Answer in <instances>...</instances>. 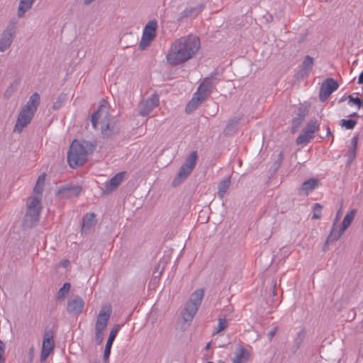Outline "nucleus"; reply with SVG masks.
<instances>
[{"instance_id": "1", "label": "nucleus", "mask_w": 363, "mask_h": 363, "mask_svg": "<svg viewBox=\"0 0 363 363\" xmlns=\"http://www.w3.org/2000/svg\"><path fill=\"white\" fill-rule=\"evenodd\" d=\"M200 48L198 37L189 35L176 40L166 55L167 62L171 65H179L191 59Z\"/></svg>"}, {"instance_id": "2", "label": "nucleus", "mask_w": 363, "mask_h": 363, "mask_svg": "<svg viewBox=\"0 0 363 363\" xmlns=\"http://www.w3.org/2000/svg\"><path fill=\"white\" fill-rule=\"evenodd\" d=\"M96 147V141L74 140L67 153V162L72 168L82 166L87 160L89 155L94 152Z\"/></svg>"}, {"instance_id": "3", "label": "nucleus", "mask_w": 363, "mask_h": 363, "mask_svg": "<svg viewBox=\"0 0 363 363\" xmlns=\"http://www.w3.org/2000/svg\"><path fill=\"white\" fill-rule=\"evenodd\" d=\"M104 106L101 105L91 114L90 121L93 128L96 129L99 119L105 113V116L101 121V132L104 138H111L119 134L120 126L118 122L108 114Z\"/></svg>"}, {"instance_id": "4", "label": "nucleus", "mask_w": 363, "mask_h": 363, "mask_svg": "<svg viewBox=\"0 0 363 363\" xmlns=\"http://www.w3.org/2000/svg\"><path fill=\"white\" fill-rule=\"evenodd\" d=\"M42 202L38 197L29 196L26 200V211L23 224L26 228H32L39 222L42 211Z\"/></svg>"}, {"instance_id": "5", "label": "nucleus", "mask_w": 363, "mask_h": 363, "mask_svg": "<svg viewBox=\"0 0 363 363\" xmlns=\"http://www.w3.org/2000/svg\"><path fill=\"white\" fill-rule=\"evenodd\" d=\"M204 295V290L199 289L193 292L189 300L185 305L184 308L182 311V320L184 323L189 325L194 317L196 314L199 306L201 304Z\"/></svg>"}, {"instance_id": "6", "label": "nucleus", "mask_w": 363, "mask_h": 363, "mask_svg": "<svg viewBox=\"0 0 363 363\" xmlns=\"http://www.w3.org/2000/svg\"><path fill=\"white\" fill-rule=\"evenodd\" d=\"M198 159V155L196 151H193L186 159L184 163L179 168V172L177 177L172 182L173 186H179L186 177L190 174L193 169L194 168L196 160Z\"/></svg>"}, {"instance_id": "7", "label": "nucleus", "mask_w": 363, "mask_h": 363, "mask_svg": "<svg viewBox=\"0 0 363 363\" xmlns=\"http://www.w3.org/2000/svg\"><path fill=\"white\" fill-rule=\"evenodd\" d=\"M356 213L357 211L355 209H352L348 213L346 214L343 219L342 226L337 230V233H334V229H331L330 233L329 235L327 237L326 240L325 242L323 250L325 251L327 250V247L330 243L336 242L341 238V236L345 233V230L352 223L356 215Z\"/></svg>"}, {"instance_id": "8", "label": "nucleus", "mask_w": 363, "mask_h": 363, "mask_svg": "<svg viewBox=\"0 0 363 363\" xmlns=\"http://www.w3.org/2000/svg\"><path fill=\"white\" fill-rule=\"evenodd\" d=\"M157 22L156 20L149 21L144 28L139 47L140 50L147 48L156 36Z\"/></svg>"}, {"instance_id": "9", "label": "nucleus", "mask_w": 363, "mask_h": 363, "mask_svg": "<svg viewBox=\"0 0 363 363\" xmlns=\"http://www.w3.org/2000/svg\"><path fill=\"white\" fill-rule=\"evenodd\" d=\"M318 128L319 123L318 121L316 120L311 121L296 138V144L302 145L308 143L310 140L313 138L314 133Z\"/></svg>"}, {"instance_id": "10", "label": "nucleus", "mask_w": 363, "mask_h": 363, "mask_svg": "<svg viewBox=\"0 0 363 363\" xmlns=\"http://www.w3.org/2000/svg\"><path fill=\"white\" fill-rule=\"evenodd\" d=\"M55 342L53 333L51 330H45L43 335V340L40 352V361L44 362L48 356L53 352Z\"/></svg>"}, {"instance_id": "11", "label": "nucleus", "mask_w": 363, "mask_h": 363, "mask_svg": "<svg viewBox=\"0 0 363 363\" xmlns=\"http://www.w3.org/2000/svg\"><path fill=\"white\" fill-rule=\"evenodd\" d=\"M159 105V96L155 93L147 99L142 100L138 104L139 114L142 116H148Z\"/></svg>"}, {"instance_id": "12", "label": "nucleus", "mask_w": 363, "mask_h": 363, "mask_svg": "<svg viewBox=\"0 0 363 363\" xmlns=\"http://www.w3.org/2000/svg\"><path fill=\"white\" fill-rule=\"evenodd\" d=\"M35 113L22 107L16 120L13 131L21 133L32 121Z\"/></svg>"}, {"instance_id": "13", "label": "nucleus", "mask_w": 363, "mask_h": 363, "mask_svg": "<svg viewBox=\"0 0 363 363\" xmlns=\"http://www.w3.org/2000/svg\"><path fill=\"white\" fill-rule=\"evenodd\" d=\"M339 84L336 80L333 78L326 79L321 84L319 91V99L321 101H325L330 95L337 90Z\"/></svg>"}, {"instance_id": "14", "label": "nucleus", "mask_w": 363, "mask_h": 363, "mask_svg": "<svg viewBox=\"0 0 363 363\" xmlns=\"http://www.w3.org/2000/svg\"><path fill=\"white\" fill-rule=\"evenodd\" d=\"M216 75V73H212L211 77H206L203 82L199 85L196 91L198 95H200L206 99L211 93L213 88L216 86V82L212 79V77Z\"/></svg>"}, {"instance_id": "15", "label": "nucleus", "mask_w": 363, "mask_h": 363, "mask_svg": "<svg viewBox=\"0 0 363 363\" xmlns=\"http://www.w3.org/2000/svg\"><path fill=\"white\" fill-rule=\"evenodd\" d=\"M125 172H118L114 175L109 181L105 183L104 187L102 189L103 194H109L115 191L124 179Z\"/></svg>"}, {"instance_id": "16", "label": "nucleus", "mask_w": 363, "mask_h": 363, "mask_svg": "<svg viewBox=\"0 0 363 363\" xmlns=\"http://www.w3.org/2000/svg\"><path fill=\"white\" fill-rule=\"evenodd\" d=\"M14 28L13 27H8L3 31L0 38V52H5L10 48L14 38Z\"/></svg>"}, {"instance_id": "17", "label": "nucleus", "mask_w": 363, "mask_h": 363, "mask_svg": "<svg viewBox=\"0 0 363 363\" xmlns=\"http://www.w3.org/2000/svg\"><path fill=\"white\" fill-rule=\"evenodd\" d=\"M111 314L110 308L105 309L102 308L97 317L95 323V330L104 331L108 325V320Z\"/></svg>"}, {"instance_id": "18", "label": "nucleus", "mask_w": 363, "mask_h": 363, "mask_svg": "<svg viewBox=\"0 0 363 363\" xmlns=\"http://www.w3.org/2000/svg\"><path fill=\"white\" fill-rule=\"evenodd\" d=\"M119 328H120V325H116L111 329V330L110 332L108 340L106 344L104 357H103V360H104V363H108L111 347H112L113 342L118 334Z\"/></svg>"}, {"instance_id": "19", "label": "nucleus", "mask_w": 363, "mask_h": 363, "mask_svg": "<svg viewBox=\"0 0 363 363\" xmlns=\"http://www.w3.org/2000/svg\"><path fill=\"white\" fill-rule=\"evenodd\" d=\"M84 302L79 296H76L72 299H69L67 303V310L70 314L78 315L84 308Z\"/></svg>"}, {"instance_id": "20", "label": "nucleus", "mask_w": 363, "mask_h": 363, "mask_svg": "<svg viewBox=\"0 0 363 363\" xmlns=\"http://www.w3.org/2000/svg\"><path fill=\"white\" fill-rule=\"evenodd\" d=\"M319 179L311 178L305 181L298 189V194H304L308 196L309 193L313 191L319 184Z\"/></svg>"}, {"instance_id": "21", "label": "nucleus", "mask_w": 363, "mask_h": 363, "mask_svg": "<svg viewBox=\"0 0 363 363\" xmlns=\"http://www.w3.org/2000/svg\"><path fill=\"white\" fill-rule=\"evenodd\" d=\"M40 103V94L37 92L33 93L29 98L26 104L23 106L33 113H35Z\"/></svg>"}, {"instance_id": "22", "label": "nucleus", "mask_w": 363, "mask_h": 363, "mask_svg": "<svg viewBox=\"0 0 363 363\" xmlns=\"http://www.w3.org/2000/svg\"><path fill=\"white\" fill-rule=\"evenodd\" d=\"M81 191L82 188L79 186H64L60 189L59 193L63 196L72 197L78 196Z\"/></svg>"}, {"instance_id": "23", "label": "nucleus", "mask_w": 363, "mask_h": 363, "mask_svg": "<svg viewBox=\"0 0 363 363\" xmlns=\"http://www.w3.org/2000/svg\"><path fill=\"white\" fill-rule=\"evenodd\" d=\"M95 214L94 213L86 214L82 219V231L86 233L96 224Z\"/></svg>"}, {"instance_id": "24", "label": "nucleus", "mask_w": 363, "mask_h": 363, "mask_svg": "<svg viewBox=\"0 0 363 363\" xmlns=\"http://www.w3.org/2000/svg\"><path fill=\"white\" fill-rule=\"evenodd\" d=\"M239 121V118L235 117L230 119L223 130L224 135L225 136H230L235 134L238 130Z\"/></svg>"}, {"instance_id": "25", "label": "nucleus", "mask_w": 363, "mask_h": 363, "mask_svg": "<svg viewBox=\"0 0 363 363\" xmlns=\"http://www.w3.org/2000/svg\"><path fill=\"white\" fill-rule=\"evenodd\" d=\"M205 100L204 97L198 95L196 92L191 101L186 107V112L189 113L197 108V107Z\"/></svg>"}, {"instance_id": "26", "label": "nucleus", "mask_w": 363, "mask_h": 363, "mask_svg": "<svg viewBox=\"0 0 363 363\" xmlns=\"http://www.w3.org/2000/svg\"><path fill=\"white\" fill-rule=\"evenodd\" d=\"M306 332L303 328L301 329L296 335V337L294 338L293 345L291 347V350L293 353H296L301 347V345L303 342V340L306 337Z\"/></svg>"}, {"instance_id": "27", "label": "nucleus", "mask_w": 363, "mask_h": 363, "mask_svg": "<svg viewBox=\"0 0 363 363\" xmlns=\"http://www.w3.org/2000/svg\"><path fill=\"white\" fill-rule=\"evenodd\" d=\"M35 0H20L17 15L19 18H23L33 6Z\"/></svg>"}, {"instance_id": "28", "label": "nucleus", "mask_w": 363, "mask_h": 363, "mask_svg": "<svg viewBox=\"0 0 363 363\" xmlns=\"http://www.w3.org/2000/svg\"><path fill=\"white\" fill-rule=\"evenodd\" d=\"M239 352L235 355V357L233 359V363H243L247 361L249 359V352L248 351L240 345L238 347Z\"/></svg>"}, {"instance_id": "29", "label": "nucleus", "mask_w": 363, "mask_h": 363, "mask_svg": "<svg viewBox=\"0 0 363 363\" xmlns=\"http://www.w3.org/2000/svg\"><path fill=\"white\" fill-rule=\"evenodd\" d=\"M358 143V135L354 136L352 138L351 146L347 152L348 162H352L356 157L357 146Z\"/></svg>"}, {"instance_id": "30", "label": "nucleus", "mask_w": 363, "mask_h": 363, "mask_svg": "<svg viewBox=\"0 0 363 363\" xmlns=\"http://www.w3.org/2000/svg\"><path fill=\"white\" fill-rule=\"evenodd\" d=\"M230 185V180L229 179H225L218 184V196L220 199H223V197L225 196V194L227 190L229 189Z\"/></svg>"}, {"instance_id": "31", "label": "nucleus", "mask_w": 363, "mask_h": 363, "mask_svg": "<svg viewBox=\"0 0 363 363\" xmlns=\"http://www.w3.org/2000/svg\"><path fill=\"white\" fill-rule=\"evenodd\" d=\"M303 120L304 115L302 113H298L297 116L293 118L291 128L292 133H295L296 131H297L298 128H299L300 125L302 123Z\"/></svg>"}, {"instance_id": "32", "label": "nucleus", "mask_w": 363, "mask_h": 363, "mask_svg": "<svg viewBox=\"0 0 363 363\" xmlns=\"http://www.w3.org/2000/svg\"><path fill=\"white\" fill-rule=\"evenodd\" d=\"M71 284L69 282H66L63 284V286L60 289L57 293V299L64 298L68 294L70 290Z\"/></svg>"}, {"instance_id": "33", "label": "nucleus", "mask_w": 363, "mask_h": 363, "mask_svg": "<svg viewBox=\"0 0 363 363\" xmlns=\"http://www.w3.org/2000/svg\"><path fill=\"white\" fill-rule=\"evenodd\" d=\"M313 65V58L310 57L309 55H307L305 57L302 65H301V69L305 71H310L312 69Z\"/></svg>"}, {"instance_id": "34", "label": "nucleus", "mask_w": 363, "mask_h": 363, "mask_svg": "<svg viewBox=\"0 0 363 363\" xmlns=\"http://www.w3.org/2000/svg\"><path fill=\"white\" fill-rule=\"evenodd\" d=\"M65 101H66V94H60L57 96V100L53 103L52 108L55 111L60 109Z\"/></svg>"}, {"instance_id": "35", "label": "nucleus", "mask_w": 363, "mask_h": 363, "mask_svg": "<svg viewBox=\"0 0 363 363\" xmlns=\"http://www.w3.org/2000/svg\"><path fill=\"white\" fill-rule=\"evenodd\" d=\"M44 184H35L32 194L30 196L38 197L40 201L42 199V194Z\"/></svg>"}, {"instance_id": "36", "label": "nucleus", "mask_w": 363, "mask_h": 363, "mask_svg": "<svg viewBox=\"0 0 363 363\" xmlns=\"http://www.w3.org/2000/svg\"><path fill=\"white\" fill-rule=\"evenodd\" d=\"M357 124V121L355 120L352 119H342L340 121V125L342 127H345V128L348 130H352L354 128L355 125Z\"/></svg>"}, {"instance_id": "37", "label": "nucleus", "mask_w": 363, "mask_h": 363, "mask_svg": "<svg viewBox=\"0 0 363 363\" xmlns=\"http://www.w3.org/2000/svg\"><path fill=\"white\" fill-rule=\"evenodd\" d=\"M322 206L318 203H314L313 206V215L312 216L313 219H320L321 217V211H322Z\"/></svg>"}, {"instance_id": "38", "label": "nucleus", "mask_w": 363, "mask_h": 363, "mask_svg": "<svg viewBox=\"0 0 363 363\" xmlns=\"http://www.w3.org/2000/svg\"><path fill=\"white\" fill-rule=\"evenodd\" d=\"M227 321L225 318H219L218 319V324L217 328H216L213 334H217L223 330H224L227 328Z\"/></svg>"}, {"instance_id": "39", "label": "nucleus", "mask_w": 363, "mask_h": 363, "mask_svg": "<svg viewBox=\"0 0 363 363\" xmlns=\"http://www.w3.org/2000/svg\"><path fill=\"white\" fill-rule=\"evenodd\" d=\"M17 89V83H12L6 90L4 93V96L6 98H9L11 94L16 90Z\"/></svg>"}, {"instance_id": "40", "label": "nucleus", "mask_w": 363, "mask_h": 363, "mask_svg": "<svg viewBox=\"0 0 363 363\" xmlns=\"http://www.w3.org/2000/svg\"><path fill=\"white\" fill-rule=\"evenodd\" d=\"M341 216H342V209L340 208L336 213V216L333 220V226L331 228V229H334V233H337V232L336 225H337V223L339 222L340 219L341 218Z\"/></svg>"}, {"instance_id": "41", "label": "nucleus", "mask_w": 363, "mask_h": 363, "mask_svg": "<svg viewBox=\"0 0 363 363\" xmlns=\"http://www.w3.org/2000/svg\"><path fill=\"white\" fill-rule=\"evenodd\" d=\"M95 340L98 345L101 344L104 340L103 331L95 330Z\"/></svg>"}, {"instance_id": "42", "label": "nucleus", "mask_w": 363, "mask_h": 363, "mask_svg": "<svg viewBox=\"0 0 363 363\" xmlns=\"http://www.w3.org/2000/svg\"><path fill=\"white\" fill-rule=\"evenodd\" d=\"M5 352V345L4 343L0 340V359H5L4 358V354Z\"/></svg>"}, {"instance_id": "43", "label": "nucleus", "mask_w": 363, "mask_h": 363, "mask_svg": "<svg viewBox=\"0 0 363 363\" xmlns=\"http://www.w3.org/2000/svg\"><path fill=\"white\" fill-rule=\"evenodd\" d=\"M277 332V328H274L269 333L268 337L271 340Z\"/></svg>"}, {"instance_id": "44", "label": "nucleus", "mask_w": 363, "mask_h": 363, "mask_svg": "<svg viewBox=\"0 0 363 363\" xmlns=\"http://www.w3.org/2000/svg\"><path fill=\"white\" fill-rule=\"evenodd\" d=\"M195 11V9L194 8H191V9H186L183 12V15L184 16H189L191 15L194 11Z\"/></svg>"}, {"instance_id": "45", "label": "nucleus", "mask_w": 363, "mask_h": 363, "mask_svg": "<svg viewBox=\"0 0 363 363\" xmlns=\"http://www.w3.org/2000/svg\"><path fill=\"white\" fill-rule=\"evenodd\" d=\"M45 174H42L40 175L38 178V180L36 182V184H44V182H45Z\"/></svg>"}, {"instance_id": "46", "label": "nucleus", "mask_w": 363, "mask_h": 363, "mask_svg": "<svg viewBox=\"0 0 363 363\" xmlns=\"http://www.w3.org/2000/svg\"><path fill=\"white\" fill-rule=\"evenodd\" d=\"M358 84H363V72H361L358 77Z\"/></svg>"}, {"instance_id": "47", "label": "nucleus", "mask_w": 363, "mask_h": 363, "mask_svg": "<svg viewBox=\"0 0 363 363\" xmlns=\"http://www.w3.org/2000/svg\"><path fill=\"white\" fill-rule=\"evenodd\" d=\"M96 0H84V4L88 6V5H90L91 3H93Z\"/></svg>"}, {"instance_id": "48", "label": "nucleus", "mask_w": 363, "mask_h": 363, "mask_svg": "<svg viewBox=\"0 0 363 363\" xmlns=\"http://www.w3.org/2000/svg\"><path fill=\"white\" fill-rule=\"evenodd\" d=\"M326 130H327V135H332V133L330 130V128L328 126L326 127Z\"/></svg>"}, {"instance_id": "49", "label": "nucleus", "mask_w": 363, "mask_h": 363, "mask_svg": "<svg viewBox=\"0 0 363 363\" xmlns=\"http://www.w3.org/2000/svg\"><path fill=\"white\" fill-rule=\"evenodd\" d=\"M283 159V155H282V152H279V160H280V162Z\"/></svg>"}, {"instance_id": "50", "label": "nucleus", "mask_w": 363, "mask_h": 363, "mask_svg": "<svg viewBox=\"0 0 363 363\" xmlns=\"http://www.w3.org/2000/svg\"><path fill=\"white\" fill-rule=\"evenodd\" d=\"M350 116V117H357V116H358V113H353Z\"/></svg>"}, {"instance_id": "51", "label": "nucleus", "mask_w": 363, "mask_h": 363, "mask_svg": "<svg viewBox=\"0 0 363 363\" xmlns=\"http://www.w3.org/2000/svg\"><path fill=\"white\" fill-rule=\"evenodd\" d=\"M210 347H211V343H210V342H208V343L206 345V350H208V349L210 348Z\"/></svg>"}, {"instance_id": "52", "label": "nucleus", "mask_w": 363, "mask_h": 363, "mask_svg": "<svg viewBox=\"0 0 363 363\" xmlns=\"http://www.w3.org/2000/svg\"><path fill=\"white\" fill-rule=\"evenodd\" d=\"M0 363H5V359H0Z\"/></svg>"}, {"instance_id": "53", "label": "nucleus", "mask_w": 363, "mask_h": 363, "mask_svg": "<svg viewBox=\"0 0 363 363\" xmlns=\"http://www.w3.org/2000/svg\"><path fill=\"white\" fill-rule=\"evenodd\" d=\"M217 363H225V362L223 361H222V360H219V361H218Z\"/></svg>"}, {"instance_id": "54", "label": "nucleus", "mask_w": 363, "mask_h": 363, "mask_svg": "<svg viewBox=\"0 0 363 363\" xmlns=\"http://www.w3.org/2000/svg\"><path fill=\"white\" fill-rule=\"evenodd\" d=\"M362 357H363V354H362Z\"/></svg>"}]
</instances>
